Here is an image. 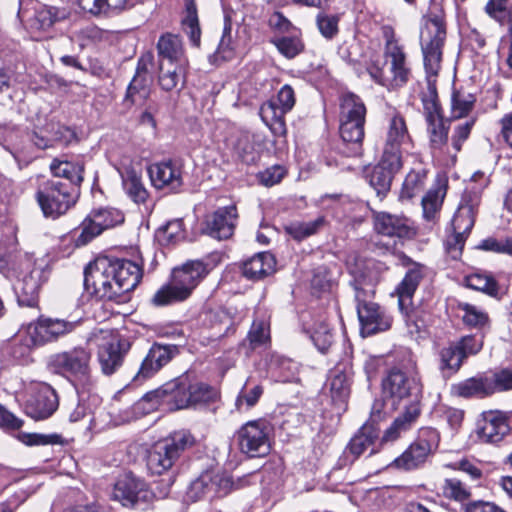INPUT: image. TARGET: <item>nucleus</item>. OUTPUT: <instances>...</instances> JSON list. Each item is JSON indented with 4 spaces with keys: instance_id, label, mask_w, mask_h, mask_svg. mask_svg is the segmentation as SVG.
Masks as SVG:
<instances>
[{
    "instance_id": "1",
    "label": "nucleus",
    "mask_w": 512,
    "mask_h": 512,
    "mask_svg": "<svg viewBox=\"0 0 512 512\" xmlns=\"http://www.w3.org/2000/svg\"><path fill=\"white\" fill-rule=\"evenodd\" d=\"M0 273L9 280H16L13 287L20 306H38L39 291L48 280L49 271L33 256L20 253L1 259Z\"/></svg>"
},
{
    "instance_id": "2",
    "label": "nucleus",
    "mask_w": 512,
    "mask_h": 512,
    "mask_svg": "<svg viewBox=\"0 0 512 512\" xmlns=\"http://www.w3.org/2000/svg\"><path fill=\"white\" fill-rule=\"evenodd\" d=\"M383 37L385 39V65L388 68L385 70L384 67L371 64L367 69L368 73L376 83L382 86L401 87L408 82L410 77L406 53L391 27H383Z\"/></svg>"
},
{
    "instance_id": "3",
    "label": "nucleus",
    "mask_w": 512,
    "mask_h": 512,
    "mask_svg": "<svg viewBox=\"0 0 512 512\" xmlns=\"http://www.w3.org/2000/svg\"><path fill=\"white\" fill-rule=\"evenodd\" d=\"M207 274L206 265L198 260L174 268L169 283L154 294L152 302L156 306H165L186 300Z\"/></svg>"
},
{
    "instance_id": "4",
    "label": "nucleus",
    "mask_w": 512,
    "mask_h": 512,
    "mask_svg": "<svg viewBox=\"0 0 512 512\" xmlns=\"http://www.w3.org/2000/svg\"><path fill=\"white\" fill-rule=\"evenodd\" d=\"M189 408V381L177 378L147 392L137 403L136 409L144 414L161 409L174 411Z\"/></svg>"
},
{
    "instance_id": "5",
    "label": "nucleus",
    "mask_w": 512,
    "mask_h": 512,
    "mask_svg": "<svg viewBox=\"0 0 512 512\" xmlns=\"http://www.w3.org/2000/svg\"><path fill=\"white\" fill-rule=\"evenodd\" d=\"M78 188L59 179L42 181L35 192V200L44 217L57 219L77 201Z\"/></svg>"
},
{
    "instance_id": "6",
    "label": "nucleus",
    "mask_w": 512,
    "mask_h": 512,
    "mask_svg": "<svg viewBox=\"0 0 512 512\" xmlns=\"http://www.w3.org/2000/svg\"><path fill=\"white\" fill-rule=\"evenodd\" d=\"M194 436L187 430H180L156 442L148 452L147 468L152 474L161 475L172 468L181 453L192 447Z\"/></svg>"
},
{
    "instance_id": "7",
    "label": "nucleus",
    "mask_w": 512,
    "mask_h": 512,
    "mask_svg": "<svg viewBox=\"0 0 512 512\" xmlns=\"http://www.w3.org/2000/svg\"><path fill=\"white\" fill-rule=\"evenodd\" d=\"M446 40V25L440 10H430L423 18L420 30V45L424 67L441 69L442 51Z\"/></svg>"
},
{
    "instance_id": "8",
    "label": "nucleus",
    "mask_w": 512,
    "mask_h": 512,
    "mask_svg": "<svg viewBox=\"0 0 512 512\" xmlns=\"http://www.w3.org/2000/svg\"><path fill=\"white\" fill-rule=\"evenodd\" d=\"M168 495V487L154 492L140 478L131 473L120 476L114 484L112 497L124 507L138 510H146L155 498H165Z\"/></svg>"
},
{
    "instance_id": "9",
    "label": "nucleus",
    "mask_w": 512,
    "mask_h": 512,
    "mask_svg": "<svg viewBox=\"0 0 512 512\" xmlns=\"http://www.w3.org/2000/svg\"><path fill=\"white\" fill-rule=\"evenodd\" d=\"M116 282H118L117 271L111 258H97L85 269V287L98 298L108 300L120 298L119 291L115 289Z\"/></svg>"
},
{
    "instance_id": "10",
    "label": "nucleus",
    "mask_w": 512,
    "mask_h": 512,
    "mask_svg": "<svg viewBox=\"0 0 512 512\" xmlns=\"http://www.w3.org/2000/svg\"><path fill=\"white\" fill-rule=\"evenodd\" d=\"M90 353L76 347L52 356L50 364L58 372L72 379L74 385L85 388L90 383Z\"/></svg>"
},
{
    "instance_id": "11",
    "label": "nucleus",
    "mask_w": 512,
    "mask_h": 512,
    "mask_svg": "<svg viewBox=\"0 0 512 512\" xmlns=\"http://www.w3.org/2000/svg\"><path fill=\"white\" fill-rule=\"evenodd\" d=\"M440 437L436 429L423 428L417 439L393 461V465L405 471L421 467L439 445Z\"/></svg>"
},
{
    "instance_id": "12",
    "label": "nucleus",
    "mask_w": 512,
    "mask_h": 512,
    "mask_svg": "<svg viewBox=\"0 0 512 512\" xmlns=\"http://www.w3.org/2000/svg\"><path fill=\"white\" fill-rule=\"evenodd\" d=\"M295 105V93L291 86L284 85L275 98L262 104L260 116L275 136L286 133L285 115Z\"/></svg>"
},
{
    "instance_id": "13",
    "label": "nucleus",
    "mask_w": 512,
    "mask_h": 512,
    "mask_svg": "<svg viewBox=\"0 0 512 512\" xmlns=\"http://www.w3.org/2000/svg\"><path fill=\"white\" fill-rule=\"evenodd\" d=\"M384 393L394 401L410 399L409 404L420 406L423 386L417 374L407 375L405 372L392 369L383 380Z\"/></svg>"
},
{
    "instance_id": "14",
    "label": "nucleus",
    "mask_w": 512,
    "mask_h": 512,
    "mask_svg": "<svg viewBox=\"0 0 512 512\" xmlns=\"http://www.w3.org/2000/svg\"><path fill=\"white\" fill-rule=\"evenodd\" d=\"M270 425L264 420L249 421L238 431V444L242 453L260 457L270 451Z\"/></svg>"
},
{
    "instance_id": "15",
    "label": "nucleus",
    "mask_w": 512,
    "mask_h": 512,
    "mask_svg": "<svg viewBox=\"0 0 512 512\" xmlns=\"http://www.w3.org/2000/svg\"><path fill=\"white\" fill-rule=\"evenodd\" d=\"M124 222V214L116 208L93 210L81 224V233L77 243L85 245L105 229L113 228Z\"/></svg>"
},
{
    "instance_id": "16",
    "label": "nucleus",
    "mask_w": 512,
    "mask_h": 512,
    "mask_svg": "<svg viewBox=\"0 0 512 512\" xmlns=\"http://www.w3.org/2000/svg\"><path fill=\"white\" fill-rule=\"evenodd\" d=\"M412 144L406 121L399 113L387 121L382 154L403 161L404 153Z\"/></svg>"
},
{
    "instance_id": "17",
    "label": "nucleus",
    "mask_w": 512,
    "mask_h": 512,
    "mask_svg": "<svg viewBox=\"0 0 512 512\" xmlns=\"http://www.w3.org/2000/svg\"><path fill=\"white\" fill-rule=\"evenodd\" d=\"M79 323V321L39 317L36 322L27 326L26 331L32 344L42 345L73 332Z\"/></svg>"
},
{
    "instance_id": "18",
    "label": "nucleus",
    "mask_w": 512,
    "mask_h": 512,
    "mask_svg": "<svg viewBox=\"0 0 512 512\" xmlns=\"http://www.w3.org/2000/svg\"><path fill=\"white\" fill-rule=\"evenodd\" d=\"M58 396L56 391L46 383H38L31 389V394L26 401V414L35 420L49 418L58 408Z\"/></svg>"
},
{
    "instance_id": "19",
    "label": "nucleus",
    "mask_w": 512,
    "mask_h": 512,
    "mask_svg": "<svg viewBox=\"0 0 512 512\" xmlns=\"http://www.w3.org/2000/svg\"><path fill=\"white\" fill-rule=\"evenodd\" d=\"M178 353L179 349L176 345L154 343L143 359L137 374L133 378V381L141 383L153 377Z\"/></svg>"
},
{
    "instance_id": "20",
    "label": "nucleus",
    "mask_w": 512,
    "mask_h": 512,
    "mask_svg": "<svg viewBox=\"0 0 512 512\" xmlns=\"http://www.w3.org/2000/svg\"><path fill=\"white\" fill-rule=\"evenodd\" d=\"M237 218L234 205L219 208L206 216L203 232L218 240L228 239L234 233Z\"/></svg>"
},
{
    "instance_id": "21",
    "label": "nucleus",
    "mask_w": 512,
    "mask_h": 512,
    "mask_svg": "<svg viewBox=\"0 0 512 512\" xmlns=\"http://www.w3.org/2000/svg\"><path fill=\"white\" fill-rule=\"evenodd\" d=\"M357 314L363 336L386 331L392 325L391 316L373 301L357 305Z\"/></svg>"
},
{
    "instance_id": "22",
    "label": "nucleus",
    "mask_w": 512,
    "mask_h": 512,
    "mask_svg": "<svg viewBox=\"0 0 512 512\" xmlns=\"http://www.w3.org/2000/svg\"><path fill=\"white\" fill-rule=\"evenodd\" d=\"M474 221L472 205L461 204L451 222L453 235L446 242L447 250L456 253L454 257L461 253L466 237L474 226Z\"/></svg>"
},
{
    "instance_id": "23",
    "label": "nucleus",
    "mask_w": 512,
    "mask_h": 512,
    "mask_svg": "<svg viewBox=\"0 0 512 512\" xmlns=\"http://www.w3.org/2000/svg\"><path fill=\"white\" fill-rule=\"evenodd\" d=\"M402 166L403 161L382 154L379 163L368 175L370 186L378 195H385L390 190L393 177Z\"/></svg>"
},
{
    "instance_id": "24",
    "label": "nucleus",
    "mask_w": 512,
    "mask_h": 512,
    "mask_svg": "<svg viewBox=\"0 0 512 512\" xmlns=\"http://www.w3.org/2000/svg\"><path fill=\"white\" fill-rule=\"evenodd\" d=\"M148 173L152 184L158 188L178 189L182 185L181 164L177 161H163L151 165Z\"/></svg>"
},
{
    "instance_id": "25",
    "label": "nucleus",
    "mask_w": 512,
    "mask_h": 512,
    "mask_svg": "<svg viewBox=\"0 0 512 512\" xmlns=\"http://www.w3.org/2000/svg\"><path fill=\"white\" fill-rule=\"evenodd\" d=\"M509 425L500 412H486L477 424L478 438L486 443H496L508 433Z\"/></svg>"
},
{
    "instance_id": "26",
    "label": "nucleus",
    "mask_w": 512,
    "mask_h": 512,
    "mask_svg": "<svg viewBox=\"0 0 512 512\" xmlns=\"http://www.w3.org/2000/svg\"><path fill=\"white\" fill-rule=\"evenodd\" d=\"M425 120L433 156L443 160L447 154H450V147L447 144L448 128L441 114L426 116Z\"/></svg>"
},
{
    "instance_id": "27",
    "label": "nucleus",
    "mask_w": 512,
    "mask_h": 512,
    "mask_svg": "<svg viewBox=\"0 0 512 512\" xmlns=\"http://www.w3.org/2000/svg\"><path fill=\"white\" fill-rule=\"evenodd\" d=\"M374 227L379 234L388 237L404 238L413 235V230L407 218L386 212L375 214Z\"/></svg>"
},
{
    "instance_id": "28",
    "label": "nucleus",
    "mask_w": 512,
    "mask_h": 512,
    "mask_svg": "<svg viewBox=\"0 0 512 512\" xmlns=\"http://www.w3.org/2000/svg\"><path fill=\"white\" fill-rule=\"evenodd\" d=\"M117 271L115 289L119 291L120 297L134 290L142 279V268L135 262L127 259H113Z\"/></svg>"
},
{
    "instance_id": "29",
    "label": "nucleus",
    "mask_w": 512,
    "mask_h": 512,
    "mask_svg": "<svg viewBox=\"0 0 512 512\" xmlns=\"http://www.w3.org/2000/svg\"><path fill=\"white\" fill-rule=\"evenodd\" d=\"M353 375L349 362L339 363L330 372L328 385L334 402L344 403L350 394V383Z\"/></svg>"
},
{
    "instance_id": "30",
    "label": "nucleus",
    "mask_w": 512,
    "mask_h": 512,
    "mask_svg": "<svg viewBox=\"0 0 512 512\" xmlns=\"http://www.w3.org/2000/svg\"><path fill=\"white\" fill-rule=\"evenodd\" d=\"M159 62L167 64L188 65L183 42L178 35L167 33L157 43Z\"/></svg>"
},
{
    "instance_id": "31",
    "label": "nucleus",
    "mask_w": 512,
    "mask_h": 512,
    "mask_svg": "<svg viewBox=\"0 0 512 512\" xmlns=\"http://www.w3.org/2000/svg\"><path fill=\"white\" fill-rule=\"evenodd\" d=\"M125 350L121 342L111 338L99 347L98 359L104 374L114 373L123 363Z\"/></svg>"
},
{
    "instance_id": "32",
    "label": "nucleus",
    "mask_w": 512,
    "mask_h": 512,
    "mask_svg": "<svg viewBox=\"0 0 512 512\" xmlns=\"http://www.w3.org/2000/svg\"><path fill=\"white\" fill-rule=\"evenodd\" d=\"M276 261L269 252L258 253L243 263V275L251 280L261 279L274 272Z\"/></svg>"
},
{
    "instance_id": "33",
    "label": "nucleus",
    "mask_w": 512,
    "mask_h": 512,
    "mask_svg": "<svg viewBox=\"0 0 512 512\" xmlns=\"http://www.w3.org/2000/svg\"><path fill=\"white\" fill-rule=\"evenodd\" d=\"M422 278L423 273L421 267L415 266L407 271L403 280L397 286L396 293L398 296L399 309L401 311L411 306L412 297Z\"/></svg>"
},
{
    "instance_id": "34",
    "label": "nucleus",
    "mask_w": 512,
    "mask_h": 512,
    "mask_svg": "<svg viewBox=\"0 0 512 512\" xmlns=\"http://www.w3.org/2000/svg\"><path fill=\"white\" fill-rule=\"evenodd\" d=\"M419 415V405H407L404 412L393 421L389 428L386 429L382 437V441L387 442L396 440L402 432L407 431L411 427L412 423L415 422Z\"/></svg>"
},
{
    "instance_id": "35",
    "label": "nucleus",
    "mask_w": 512,
    "mask_h": 512,
    "mask_svg": "<svg viewBox=\"0 0 512 512\" xmlns=\"http://www.w3.org/2000/svg\"><path fill=\"white\" fill-rule=\"evenodd\" d=\"M445 195L446 183L438 182L422 198L423 217L426 221L433 223L436 221Z\"/></svg>"
},
{
    "instance_id": "36",
    "label": "nucleus",
    "mask_w": 512,
    "mask_h": 512,
    "mask_svg": "<svg viewBox=\"0 0 512 512\" xmlns=\"http://www.w3.org/2000/svg\"><path fill=\"white\" fill-rule=\"evenodd\" d=\"M440 69H428L425 68L426 72V91L421 93V100L424 109V116L439 115L441 114V108L438 101L437 95V76Z\"/></svg>"
},
{
    "instance_id": "37",
    "label": "nucleus",
    "mask_w": 512,
    "mask_h": 512,
    "mask_svg": "<svg viewBox=\"0 0 512 512\" xmlns=\"http://www.w3.org/2000/svg\"><path fill=\"white\" fill-rule=\"evenodd\" d=\"M187 65L167 64L159 62L158 82L165 91H171L183 86L185 81V70Z\"/></svg>"
},
{
    "instance_id": "38",
    "label": "nucleus",
    "mask_w": 512,
    "mask_h": 512,
    "mask_svg": "<svg viewBox=\"0 0 512 512\" xmlns=\"http://www.w3.org/2000/svg\"><path fill=\"white\" fill-rule=\"evenodd\" d=\"M50 170L54 177L63 178L62 182L71 183L75 188L83 180V167L76 162L54 159L50 164Z\"/></svg>"
},
{
    "instance_id": "39",
    "label": "nucleus",
    "mask_w": 512,
    "mask_h": 512,
    "mask_svg": "<svg viewBox=\"0 0 512 512\" xmlns=\"http://www.w3.org/2000/svg\"><path fill=\"white\" fill-rule=\"evenodd\" d=\"M181 26L183 32L188 36L191 44L195 47H199L201 41V28L195 0H185V12L181 20Z\"/></svg>"
},
{
    "instance_id": "40",
    "label": "nucleus",
    "mask_w": 512,
    "mask_h": 512,
    "mask_svg": "<svg viewBox=\"0 0 512 512\" xmlns=\"http://www.w3.org/2000/svg\"><path fill=\"white\" fill-rule=\"evenodd\" d=\"M366 113V106L358 95L347 92L341 96L339 119L365 121Z\"/></svg>"
},
{
    "instance_id": "41",
    "label": "nucleus",
    "mask_w": 512,
    "mask_h": 512,
    "mask_svg": "<svg viewBox=\"0 0 512 512\" xmlns=\"http://www.w3.org/2000/svg\"><path fill=\"white\" fill-rule=\"evenodd\" d=\"M120 174L124 191L128 197L137 204L144 203L148 198V191L141 177L134 170H126L125 173L120 172Z\"/></svg>"
},
{
    "instance_id": "42",
    "label": "nucleus",
    "mask_w": 512,
    "mask_h": 512,
    "mask_svg": "<svg viewBox=\"0 0 512 512\" xmlns=\"http://www.w3.org/2000/svg\"><path fill=\"white\" fill-rule=\"evenodd\" d=\"M263 386L250 376L244 383L236 399V407L239 411L248 410L256 405L263 394Z\"/></svg>"
},
{
    "instance_id": "43",
    "label": "nucleus",
    "mask_w": 512,
    "mask_h": 512,
    "mask_svg": "<svg viewBox=\"0 0 512 512\" xmlns=\"http://www.w3.org/2000/svg\"><path fill=\"white\" fill-rule=\"evenodd\" d=\"M377 433L371 425H364L360 431L351 439L349 448L351 453L360 456L369 450V454L375 453L374 442Z\"/></svg>"
},
{
    "instance_id": "44",
    "label": "nucleus",
    "mask_w": 512,
    "mask_h": 512,
    "mask_svg": "<svg viewBox=\"0 0 512 512\" xmlns=\"http://www.w3.org/2000/svg\"><path fill=\"white\" fill-rule=\"evenodd\" d=\"M67 16V12L64 9H58L53 6H41L35 12L31 27L45 31L55 22L63 20Z\"/></svg>"
},
{
    "instance_id": "45",
    "label": "nucleus",
    "mask_w": 512,
    "mask_h": 512,
    "mask_svg": "<svg viewBox=\"0 0 512 512\" xmlns=\"http://www.w3.org/2000/svg\"><path fill=\"white\" fill-rule=\"evenodd\" d=\"M339 122V132L342 140L344 142L353 144L356 147V151H358L361 148L365 135V121L339 119Z\"/></svg>"
},
{
    "instance_id": "46",
    "label": "nucleus",
    "mask_w": 512,
    "mask_h": 512,
    "mask_svg": "<svg viewBox=\"0 0 512 512\" xmlns=\"http://www.w3.org/2000/svg\"><path fill=\"white\" fill-rule=\"evenodd\" d=\"M462 397L484 396L493 393L492 383L487 378H470L454 387Z\"/></svg>"
},
{
    "instance_id": "47",
    "label": "nucleus",
    "mask_w": 512,
    "mask_h": 512,
    "mask_svg": "<svg viewBox=\"0 0 512 512\" xmlns=\"http://www.w3.org/2000/svg\"><path fill=\"white\" fill-rule=\"evenodd\" d=\"M476 97L464 90H454L451 96V115L454 119L466 117L474 108Z\"/></svg>"
},
{
    "instance_id": "48",
    "label": "nucleus",
    "mask_w": 512,
    "mask_h": 512,
    "mask_svg": "<svg viewBox=\"0 0 512 512\" xmlns=\"http://www.w3.org/2000/svg\"><path fill=\"white\" fill-rule=\"evenodd\" d=\"M474 124L475 120L470 119L454 127L453 135L451 137L450 154H447V159H443L446 165H453L455 163L456 155L461 150L462 144L468 139Z\"/></svg>"
},
{
    "instance_id": "49",
    "label": "nucleus",
    "mask_w": 512,
    "mask_h": 512,
    "mask_svg": "<svg viewBox=\"0 0 512 512\" xmlns=\"http://www.w3.org/2000/svg\"><path fill=\"white\" fill-rule=\"evenodd\" d=\"M464 361L456 342L450 343L440 351V369L443 373L451 375L457 372Z\"/></svg>"
},
{
    "instance_id": "50",
    "label": "nucleus",
    "mask_w": 512,
    "mask_h": 512,
    "mask_svg": "<svg viewBox=\"0 0 512 512\" xmlns=\"http://www.w3.org/2000/svg\"><path fill=\"white\" fill-rule=\"evenodd\" d=\"M307 333L316 348L325 353L333 342L331 329L325 320L315 322L311 327L307 328Z\"/></svg>"
},
{
    "instance_id": "51",
    "label": "nucleus",
    "mask_w": 512,
    "mask_h": 512,
    "mask_svg": "<svg viewBox=\"0 0 512 512\" xmlns=\"http://www.w3.org/2000/svg\"><path fill=\"white\" fill-rule=\"evenodd\" d=\"M217 391L204 383L189 382V408H197L216 400Z\"/></svg>"
},
{
    "instance_id": "52",
    "label": "nucleus",
    "mask_w": 512,
    "mask_h": 512,
    "mask_svg": "<svg viewBox=\"0 0 512 512\" xmlns=\"http://www.w3.org/2000/svg\"><path fill=\"white\" fill-rule=\"evenodd\" d=\"M425 180V169L411 170L403 182L400 198L410 200L418 195L424 188Z\"/></svg>"
},
{
    "instance_id": "53",
    "label": "nucleus",
    "mask_w": 512,
    "mask_h": 512,
    "mask_svg": "<svg viewBox=\"0 0 512 512\" xmlns=\"http://www.w3.org/2000/svg\"><path fill=\"white\" fill-rule=\"evenodd\" d=\"M148 82V77L141 75V73L136 74L128 86L126 101H130L131 104L138 105L147 100L150 95Z\"/></svg>"
},
{
    "instance_id": "54",
    "label": "nucleus",
    "mask_w": 512,
    "mask_h": 512,
    "mask_svg": "<svg viewBox=\"0 0 512 512\" xmlns=\"http://www.w3.org/2000/svg\"><path fill=\"white\" fill-rule=\"evenodd\" d=\"M441 489L445 498L462 503V505L471 496L470 488L457 478L445 479Z\"/></svg>"
},
{
    "instance_id": "55",
    "label": "nucleus",
    "mask_w": 512,
    "mask_h": 512,
    "mask_svg": "<svg viewBox=\"0 0 512 512\" xmlns=\"http://www.w3.org/2000/svg\"><path fill=\"white\" fill-rule=\"evenodd\" d=\"M271 42L276 46L280 54L288 59H292L304 50V43L296 35L274 37Z\"/></svg>"
},
{
    "instance_id": "56",
    "label": "nucleus",
    "mask_w": 512,
    "mask_h": 512,
    "mask_svg": "<svg viewBox=\"0 0 512 512\" xmlns=\"http://www.w3.org/2000/svg\"><path fill=\"white\" fill-rule=\"evenodd\" d=\"M467 287L484 292L488 295H496L498 286L494 278L485 272H474L465 277Z\"/></svg>"
},
{
    "instance_id": "57",
    "label": "nucleus",
    "mask_w": 512,
    "mask_h": 512,
    "mask_svg": "<svg viewBox=\"0 0 512 512\" xmlns=\"http://www.w3.org/2000/svg\"><path fill=\"white\" fill-rule=\"evenodd\" d=\"M325 223L323 217L308 222H294L285 227L286 232L300 241L315 234Z\"/></svg>"
},
{
    "instance_id": "58",
    "label": "nucleus",
    "mask_w": 512,
    "mask_h": 512,
    "mask_svg": "<svg viewBox=\"0 0 512 512\" xmlns=\"http://www.w3.org/2000/svg\"><path fill=\"white\" fill-rule=\"evenodd\" d=\"M158 241L164 245L176 244L185 238L183 221L176 219L168 222L157 232Z\"/></svg>"
},
{
    "instance_id": "59",
    "label": "nucleus",
    "mask_w": 512,
    "mask_h": 512,
    "mask_svg": "<svg viewBox=\"0 0 512 512\" xmlns=\"http://www.w3.org/2000/svg\"><path fill=\"white\" fill-rule=\"evenodd\" d=\"M212 481L210 482L211 496L222 497L227 495L234 487L231 477L225 472L208 471Z\"/></svg>"
},
{
    "instance_id": "60",
    "label": "nucleus",
    "mask_w": 512,
    "mask_h": 512,
    "mask_svg": "<svg viewBox=\"0 0 512 512\" xmlns=\"http://www.w3.org/2000/svg\"><path fill=\"white\" fill-rule=\"evenodd\" d=\"M74 38L81 47H85L102 42L106 38V33L95 25H88L76 31Z\"/></svg>"
},
{
    "instance_id": "61",
    "label": "nucleus",
    "mask_w": 512,
    "mask_h": 512,
    "mask_svg": "<svg viewBox=\"0 0 512 512\" xmlns=\"http://www.w3.org/2000/svg\"><path fill=\"white\" fill-rule=\"evenodd\" d=\"M212 478L209 472H204L199 478L194 480L188 490L187 497L192 501H197L203 497H212L210 491V482Z\"/></svg>"
},
{
    "instance_id": "62",
    "label": "nucleus",
    "mask_w": 512,
    "mask_h": 512,
    "mask_svg": "<svg viewBox=\"0 0 512 512\" xmlns=\"http://www.w3.org/2000/svg\"><path fill=\"white\" fill-rule=\"evenodd\" d=\"M248 339L253 349L266 346L270 341L269 325L265 321H254Z\"/></svg>"
},
{
    "instance_id": "63",
    "label": "nucleus",
    "mask_w": 512,
    "mask_h": 512,
    "mask_svg": "<svg viewBox=\"0 0 512 512\" xmlns=\"http://www.w3.org/2000/svg\"><path fill=\"white\" fill-rule=\"evenodd\" d=\"M460 308L464 311L463 321L473 327H482L486 324L488 316L478 307L465 303L460 305Z\"/></svg>"
},
{
    "instance_id": "64",
    "label": "nucleus",
    "mask_w": 512,
    "mask_h": 512,
    "mask_svg": "<svg viewBox=\"0 0 512 512\" xmlns=\"http://www.w3.org/2000/svg\"><path fill=\"white\" fill-rule=\"evenodd\" d=\"M339 18L336 15L320 13L317 16V26L320 33L327 39H332L338 33Z\"/></svg>"
}]
</instances>
